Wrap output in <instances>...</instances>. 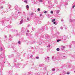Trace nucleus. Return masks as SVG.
<instances>
[{
	"label": "nucleus",
	"mask_w": 75,
	"mask_h": 75,
	"mask_svg": "<svg viewBox=\"0 0 75 75\" xmlns=\"http://www.w3.org/2000/svg\"><path fill=\"white\" fill-rule=\"evenodd\" d=\"M23 23V19H22L21 21L20 22V24H22Z\"/></svg>",
	"instance_id": "1"
},
{
	"label": "nucleus",
	"mask_w": 75,
	"mask_h": 75,
	"mask_svg": "<svg viewBox=\"0 0 75 75\" xmlns=\"http://www.w3.org/2000/svg\"><path fill=\"white\" fill-rule=\"evenodd\" d=\"M59 10H57V11L56 12L57 13H59Z\"/></svg>",
	"instance_id": "2"
},
{
	"label": "nucleus",
	"mask_w": 75,
	"mask_h": 75,
	"mask_svg": "<svg viewBox=\"0 0 75 75\" xmlns=\"http://www.w3.org/2000/svg\"><path fill=\"white\" fill-rule=\"evenodd\" d=\"M55 21V19H53V20L52 21V22H54V21Z\"/></svg>",
	"instance_id": "3"
},
{
	"label": "nucleus",
	"mask_w": 75,
	"mask_h": 75,
	"mask_svg": "<svg viewBox=\"0 0 75 75\" xmlns=\"http://www.w3.org/2000/svg\"><path fill=\"white\" fill-rule=\"evenodd\" d=\"M0 51H3V48H2V47H0Z\"/></svg>",
	"instance_id": "4"
},
{
	"label": "nucleus",
	"mask_w": 75,
	"mask_h": 75,
	"mask_svg": "<svg viewBox=\"0 0 75 75\" xmlns=\"http://www.w3.org/2000/svg\"><path fill=\"white\" fill-rule=\"evenodd\" d=\"M56 50L57 51H59V49L58 48H57V49Z\"/></svg>",
	"instance_id": "5"
},
{
	"label": "nucleus",
	"mask_w": 75,
	"mask_h": 75,
	"mask_svg": "<svg viewBox=\"0 0 75 75\" xmlns=\"http://www.w3.org/2000/svg\"><path fill=\"white\" fill-rule=\"evenodd\" d=\"M25 3H27V0H25L24 1Z\"/></svg>",
	"instance_id": "6"
},
{
	"label": "nucleus",
	"mask_w": 75,
	"mask_h": 75,
	"mask_svg": "<svg viewBox=\"0 0 75 75\" xmlns=\"http://www.w3.org/2000/svg\"><path fill=\"white\" fill-rule=\"evenodd\" d=\"M27 8H29V6L28 5H27L26 6Z\"/></svg>",
	"instance_id": "7"
},
{
	"label": "nucleus",
	"mask_w": 75,
	"mask_h": 75,
	"mask_svg": "<svg viewBox=\"0 0 75 75\" xmlns=\"http://www.w3.org/2000/svg\"><path fill=\"white\" fill-rule=\"evenodd\" d=\"M61 41V40H57V42H59Z\"/></svg>",
	"instance_id": "8"
},
{
	"label": "nucleus",
	"mask_w": 75,
	"mask_h": 75,
	"mask_svg": "<svg viewBox=\"0 0 75 75\" xmlns=\"http://www.w3.org/2000/svg\"><path fill=\"white\" fill-rule=\"evenodd\" d=\"M50 13L51 14H53V11H50Z\"/></svg>",
	"instance_id": "9"
},
{
	"label": "nucleus",
	"mask_w": 75,
	"mask_h": 75,
	"mask_svg": "<svg viewBox=\"0 0 75 75\" xmlns=\"http://www.w3.org/2000/svg\"><path fill=\"white\" fill-rule=\"evenodd\" d=\"M30 14H31V16H33V14H34V13H32Z\"/></svg>",
	"instance_id": "10"
},
{
	"label": "nucleus",
	"mask_w": 75,
	"mask_h": 75,
	"mask_svg": "<svg viewBox=\"0 0 75 75\" xmlns=\"http://www.w3.org/2000/svg\"><path fill=\"white\" fill-rule=\"evenodd\" d=\"M53 23L54 24H55V25L57 24V23H56V22H54Z\"/></svg>",
	"instance_id": "11"
},
{
	"label": "nucleus",
	"mask_w": 75,
	"mask_h": 75,
	"mask_svg": "<svg viewBox=\"0 0 75 75\" xmlns=\"http://www.w3.org/2000/svg\"><path fill=\"white\" fill-rule=\"evenodd\" d=\"M40 2H42V0H39Z\"/></svg>",
	"instance_id": "12"
},
{
	"label": "nucleus",
	"mask_w": 75,
	"mask_h": 75,
	"mask_svg": "<svg viewBox=\"0 0 75 75\" xmlns=\"http://www.w3.org/2000/svg\"><path fill=\"white\" fill-rule=\"evenodd\" d=\"M38 11H40V9L39 8H38Z\"/></svg>",
	"instance_id": "13"
},
{
	"label": "nucleus",
	"mask_w": 75,
	"mask_h": 75,
	"mask_svg": "<svg viewBox=\"0 0 75 75\" xmlns=\"http://www.w3.org/2000/svg\"><path fill=\"white\" fill-rule=\"evenodd\" d=\"M52 71H55V69H52Z\"/></svg>",
	"instance_id": "14"
},
{
	"label": "nucleus",
	"mask_w": 75,
	"mask_h": 75,
	"mask_svg": "<svg viewBox=\"0 0 75 75\" xmlns=\"http://www.w3.org/2000/svg\"><path fill=\"white\" fill-rule=\"evenodd\" d=\"M27 20H30V18H27Z\"/></svg>",
	"instance_id": "15"
},
{
	"label": "nucleus",
	"mask_w": 75,
	"mask_h": 75,
	"mask_svg": "<svg viewBox=\"0 0 75 75\" xmlns=\"http://www.w3.org/2000/svg\"><path fill=\"white\" fill-rule=\"evenodd\" d=\"M18 44H20V41H18Z\"/></svg>",
	"instance_id": "16"
},
{
	"label": "nucleus",
	"mask_w": 75,
	"mask_h": 75,
	"mask_svg": "<svg viewBox=\"0 0 75 75\" xmlns=\"http://www.w3.org/2000/svg\"><path fill=\"white\" fill-rule=\"evenodd\" d=\"M27 31L28 33H29V32H30V31L29 30H27Z\"/></svg>",
	"instance_id": "17"
},
{
	"label": "nucleus",
	"mask_w": 75,
	"mask_h": 75,
	"mask_svg": "<svg viewBox=\"0 0 75 75\" xmlns=\"http://www.w3.org/2000/svg\"><path fill=\"white\" fill-rule=\"evenodd\" d=\"M47 11H45L44 12V13H45V14L46 13H47Z\"/></svg>",
	"instance_id": "18"
},
{
	"label": "nucleus",
	"mask_w": 75,
	"mask_h": 75,
	"mask_svg": "<svg viewBox=\"0 0 75 75\" xmlns=\"http://www.w3.org/2000/svg\"><path fill=\"white\" fill-rule=\"evenodd\" d=\"M36 58L37 59H39V57H36Z\"/></svg>",
	"instance_id": "19"
},
{
	"label": "nucleus",
	"mask_w": 75,
	"mask_h": 75,
	"mask_svg": "<svg viewBox=\"0 0 75 75\" xmlns=\"http://www.w3.org/2000/svg\"><path fill=\"white\" fill-rule=\"evenodd\" d=\"M42 16V14H40V17H41V16Z\"/></svg>",
	"instance_id": "20"
},
{
	"label": "nucleus",
	"mask_w": 75,
	"mask_h": 75,
	"mask_svg": "<svg viewBox=\"0 0 75 75\" xmlns=\"http://www.w3.org/2000/svg\"><path fill=\"white\" fill-rule=\"evenodd\" d=\"M61 30H62L63 29V28L62 27H61Z\"/></svg>",
	"instance_id": "21"
},
{
	"label": "nucleus",
	"mask_w": 75,
	"mask_h": 75,
	"mask_svg": "<svg viewBox=\"0 0 75 75\" xmlns=\"http://www.w3.org/2000/svg\"><path fill=\"white\" fill-rule=\"evenodd\" d=\"M65 48V46L63 47V48Z\"/></svg>",
	"instance_id": "22"
},
{
	"label": "nucleus",
	"mask_w": 75,
	"mask_h": 75,
	"mask_svg": "<svg viewBox=\"0 0 75 75\" xmlns=\"http://www.w3.org/2000/svg\"><path fill=\"white\" fill-rule=\"evenodd\" d=\"M1 8H3V7L1 6Z\"/></svg>",
	"instance_id": "23"
},
{
	"label": "nucleus",
	"mask_w": 75,
	"mask_h": 75,
	"mask_svg": "<svg viewBox=\"0 0 75 75\" xmlns=\"http://www.w3.org/2000/svg\"><path fill=\"white\" fill-rule=\"evenodd\" d=\"M67 74H69V72L68 73H67Z\"/></svg>",
	"instance_id": "24"
},
{
	"label": "nucleus",
	"mask_w": 75,
	"mask_h": 75,
	"mask_svg": "<svg viewBox=\"0 0 75 75\" xmlns=\"http://www.w3.org/2000/svg\"><path fill=\"white\" fill-rule=\"evenodd\" d=\"M48 47H51V45H48Z\"/></svg>",
	"instance_id": "25"
},
{
	"label": "nucleus",
	"mask_w": 75,
	"mask_h": 75,
	"mask_svg": "<svg viewBox=\"0 0 75 75\" xmlns=\"http://www.w3.org/2000/svg\"><path fill=\"white\" fill-rule=\"evenodd\" d=\"M75 7V6H73L72 7V8H74Z\"/></svg>",
	"instance_id": "26"
},
{
	"label": "nucleus",
	"mask_w": 75,
	"mask_h": 75,
	"mask_svg": "<svg viewBox=\"0 0 75 75\" xmlns=\"http://www.w3.org/2000/svg\"><path fill=\"white\" fill-rule=\"evenodd\" d=\"M61 21H63L64 20L62 19V20H61Z\"/></svg>",
	"instance_id": "27"
},
{
	"label": "nucleus",
	"mask_w": 75,
	"mask_h": 75,
	"mask_svg": "<svg viewBox=\"0 0 75 75\" xmlns=\"http://www.w3.org/2000/svg\"><path fill=\"white\" fill-rule=\"evenodd\" d=\"M47 58H48V59H49L50 58V57H47Z\"/></svg>",
	"instance_id": "28"
},
{
	"label": "nucleus",
	"mask_w": 75,
	"mask_h": 75,
	"mask_svg": "<svg viewBox=\"0 0 75 75\" xmlns=\"http://www.w3.org/2000/svg\"><path fill=\"white\" fill-rule=\"evenodd\" d=\"M33 27H32V30H33Z\"/></svg>",
	"instance_id": "29"
},
{
	"label": "nucleus",
	"mask_w": 75,
	"mask_h": 75,
	"mask_svg": "<svg viewBox=\"0 0 75 75\" xmlns=\"http://www.w3.org/2000/svg\"><path fill=\"white\" fill-rule=\"evenodd\" d=\"M30 57H33V55H31L30 56Z\"/></svg>",
	"instance_id": "30"
},
{
	"label": "nucleus",
	"mask_w": 75,
	"mask_h": 75,
	"mask_svg": "<svg viewBox=\"0 0 75 75\" xmlns=\"http://www.w3.org/2000/svg\"><path fill=\"white\" fill-rule=\"evenodd\" d=\"M18 13H20V12H18Z\"/></svg>",
	"instance_id": "31"
},
{
	"label": "nucleus",
	"mask_w": 75,
	"mask_h": 75,
	"mask_svg": "<svg viewBox=\"0 0 75 75\" xmlns=\"http://www.w3.org/2000/svg\"><path fill=\"white\" fill-rule=\"evenodd\" d=\"M74 6V7H75V5Z\"/></svg>",
	"instance_id": "32"
},
{
	"label": "nucleus",
	"mask_w": 75,
	"mask_h": 75,
	"mask_svg": "<svg viewBox=\"0 0 75 75\" xmlns=\"http://www.w3.org/2000/svg\"><path fill=\"white\" fill-rule=\"evenodd\" d=\"M74 72L75 73V71H74Z\"/></svg>",
	"instance_id": "33"
},
{
	"label": "nucleus",
	"mask_w": 75,
	"mask_h": 75,
	"mask_svg": "<svg viewBox=\"0 0 75 75\" xmlns=\"http://www.w3.org/2000/svg\"><path fill=\"white\" fill-rule=\"evenodd\" d=\"M73 42H74V41H73Z\"/></svg>",
	"instance_id": "34"
}]
</instances>
